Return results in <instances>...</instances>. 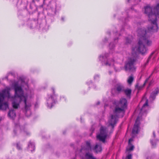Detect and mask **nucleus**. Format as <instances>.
<instances>
[{
	"mask_svg": "<svg viewBox=\"0 0 159 159\" xmlns=\"http://www.w3.org/2000/svg\"><path fill=\"white\" fill-rule=\"evenodd\" d=\"M136 59L134 57L129 58L125 65V70L133 71L135 70V68L134 66Z\"/></svg>",
	"mask_w": 159,
	"mask_h": 159,
	"instance_id": "obj_6",
	"label": "nucleus"
},
{
	"mask_svg": "<svg viewBox=\"0 0 159 159\" xmlns=\"http://www.w3.org/2000/svg\"><path fill=\"white\" fill-rule=\"evenodd\" d=\"M53 93H54V89H53Z\"/></svg>",
	"mask_w": 159,
	"mask_h": 159,
	"instance_id": "obj_32",
	"label": "nucleus"
},
{
	"mask_svg": "<svg viewBox=\"0 0 159 159\" xmlns=\"http://www.w3.org/2000/svg\"><path fill=\"white\" fill-rule=\"evenodd\" d=\"M107 128L103 126H102L100 129V133L97 136V138L100 141L104 142L107 137Z\"/></svg>",
	"mask_w": 159,
	"mask_h": 159,
	"instance_id": "obj_7",
	"label": "nucleus"
},
{
	"mask_svg": "<svg viewBox=\"0 0 159 159\" xmlns=\"http://www.w3.org/2000/svg\"><path fill=\"white\" fill-rule=\"evenodd\" d=\"M140 119V118L139 117H138L135 121V124L132 130V133L134 134H137L138 133L139 121Z\"/></svg>",
	"mask_w": 159,
	"mask_h": 159,
	"instance_id": "obj_9",
	"label": "nucleus"
},
{
	"mask_svg": "<svg viewBox=\"0 0 159 159\" xmlns=\"http://www.w3.org/2000/svg\"><path fill=\"white\" fill-rule=\"evenodd\" d=\"M110 47L111 48V47L112 48H114V45L113 44H112L111 43L109 45Z\"/></svg>",
	"mask_w": 159,
	"mask_h": 159,
	"instance_id": "obj_26",
	"label": "nucleus"
},
{
	"mask_svg": "<svg viewBox=\"0 0 159 159\" xmlns=\"http://www.w3.org/2000/svg\"><path fill=\"white\" fill-rule=\"evenodd\" d=\"M50 101L52 102L53 101V99L52 96H51V98H49V99L48 100V102H47V104H48V106L50 108H51L52 107V103H50Z\"/></svg>",
	"mask_w": 159,
	"mask_h": 159,
	"instance_id": "obj_21",
	"label": "nucleus"
},
{
	"mask_svg": "<svg viewBox=\"0 0 159 159\" xmlns=\"http://www.w3.org/2000/svg\"><path fill=\"white\" fill-rule=\"evenodd\" d=\"M157 94V93H156V94H154V93H152V94H151L150 97H152L153 98H155V96Z\"/></svg>",
	"mask_w": 159,
	"mask_h": 159,
	"instance_id": "obj_23",
	"label": "nucleus"
},
{
	"mask_svg": "<svg viewBox=\"0 0 159 159\" xmlns=\"http://www.w3.org/2000/svg\"><path fill=\"white\" fill-rule=\"evenodd\" d=\"M114 114L112 115L111 118L109 120V125L112 126V128L114 127V125H115L117 121V119L119 114H115L113 112Z\"/></svg>",
	"mask_w": 159,
	"mask_h": 159,
	"instance_id": "obj_8",
	"label": "nucleus"
},
{
	"mask_svg": "<svg viewBox=\"0 0 159 159\" xmlns=\"http://www.w3.org/2000/svg\"><path fill=\"white\" fill-rule=\"evenodd\" d=\"M8 115L9 117L11 118H13L16 116V114L14 110H10Z\"/></svg>",
	"mask_w": 159,
	"mask_h": 159,
	"instance_id": "obj_13",
	"label": "nucleus"
},
{
	"mask_svg": "<svg viewBox=\"0 0 159 159\" xmlns=\"http://www.w3.org/2000/svg\"><path fill=\"white\" fill-rule=\"evenodd\" d=\"M134 80V77L133 75H131L129 77L127 80V82L129 84H131Z\"/></svg>",
	"mask_w": 159,
	"mask_h": 159,
	"instance_id": "obj_20",
	"label": "nucleus"
},
{
	"mask_svg": "<svg viewBox=\"0 0 159 159\" xmlns=\"http://www.w3.org/2000/svg\"><path fill=\"white\" fill-rule=\"evenodd\" d=\"M151 143L152 144V145H154V144H153V143H152V141H151Z\"/></svg>",
	"mask_w": 159,
	"mask_h": 159,
	"instance_id": "obj_30",
	"label": "nucleus"
},
{
	"mask_svg": "<svg viewBox=\"0 0 159 159\" xmlns=\"http://www.w3.org/2000/svg\"><path fill=\"white\" fill-rule=\"evenodd\" d=\"M153 135H154V136H155V134H154V133H153Z\"/></svg>",
	"mask_w": 159,
	"mask_h": 159,
	"instance_id": "obj_33",
	"label": "nucleus"
},
{
	"mask_svg": "<svg viewBox=\"0 0 159 159\" xmlns=\"http://www.w3.org/2000/svg\"><path fill=\"white\" fill-rule=\"evenodd\" d=\"M127 158L128 159H131L132 158V155L131 154L128 155L127 157Z\"/></svg>",
	"mask_w": 159,
	"mask_h": 159,
	"instance_id": "obj_25",
	"label": "nucleus"
},
{
	"mask_svg": "<svg viewBox=\"0 0 159 159\" xmlns=\"http://www.w3.org/2000/svg\"><path fill=\"white\" fill-rule=\"evenodd\" d=\"M137 32L139 37L138 46L132 48L133 52L135 53L139 52L142 54H144L147 51L145 44L150 46L152 42L148 40V36L146 35V31L144 29H139L138 30Z\"/></svg>",
	"mask_w": 159,
	"mask_h": 159,
	"instance_id": "obj_2",
	"label": "nucleus"
},
{
	"mask_svg": "<svg viewBox=\"0 0 159 159\" xmlns=\"http://www.w3.org/2000/svg\"><path fill=\"white\" fill-rule=\"evenodd\" d=\"M5 97L10 98V96L8 89H5L0 93V109L6 110L8 108V104L7 102L4 101Z\"/></svg>",
	"mask_w": 159,
	"mask_h": 159,
	"instance_id": "obj_4",
	"label": "nucleus"
},
{
	"mask_svg": "<svg viewBox=\"0 0 159 159\" xmlns=\"http://www.w3.org/2000/svg\"><path fill=\"white\" fill-rule=\"evenodd\" d=\"M85 158V159H96V158L93 156L92 153L89 152H87L86 153Z\"/></svg>",
	"mask_w": 159,
	"mask_h": 159,
	"instance_id": "obj_12",
	"label": "nucleus"
},
{
	"mask_svg": "<svg viewBox=\"0 0 159 159\" xmlns=\"http://www.w3.org/2000/svg\"><path fill=\"white\" fill-rule=\"evenodd\" d=\"M17 148L19 149H20V147L19 146V145L18 144L17 145Z\"/></svg>",
	"mask_w": 159,
	"mask_h": 159,
	"instance_id": "obj_28",
	"label": "nucleus"
},
{
	"mask_svg": "<svg viewBox=\"0 0 159 159\" xmlns=\"http://www.w3.org/2000/svg\"><path fill=\"white\" fill-rule=\"evenodd\" d=\"M117 91L118 92H123L124 89V87L123 86L120 84H118L116 87Z\"/></svg>",
	"mask_w": 159,
	"mask_h": 159,
	"instance_id": "obj_11",
	"label": "nucleus"
},
{
	"mask_svg": "<svg viewBox=\"0 0 159 159\" xmlns=\"http://www.w3.org/2000/svg\"><path fill=\"white\" fill-rule=\"evenodd\" d=\"M149 79V78H147L145 81V82L144 83L143 85L142 86H139L138 84H137L136 85V88L138 89L139 90L141 89L142 88H143L144 85H145L146 83L148 82V80Z\"/></svg>",
	"mask_w": 159,
	"mask_h": 159,
	"instance_id": "obj_18",
	"label": "nucleus"
},
{
	"mask_svg": "<svg viewBox=\"0 0 159 159\" xmlns=\"http://www.w3.org/2000/svg\"><path fill=\"white\" fill-rule=\"evenodd\" d=\"M14 88L15 96L11 98L13 101L12 103L13 107L15 109H17L19 107L20 102L23 101L26 110L25 115L27 116H29L30 114V111L28 109L31 106V103L30 102L27 100V95L24 93L21 88L17 84H14Z\"/></svg>",
	"mask_w": 159,
	"mask_h": 159,
	"instance_id": "obj_1",
	"label": "nucleus"
},
{
	"mask_svg": "<svg viewBox=\"0 0 159 159\" xmlns=\"http://www.w3.org/2000/svg\"><path fill=\"white\" fill-rule=\"evenodd\" d=\"M153 10L152 8L149 6L145 7V13L147 14L148 18L149 20L151 21L152 26L148 27V30L150 31L154 32L157 31V26L156 24V16L159 15V4L153 8Z\"/></svg>",
	"mask_w": 159,
	"mask_h": 159,
	"instance_id": "obj_3",
	"label": "nucleus"
},
{
	"mask_svg": "<svg viewBox=\"0 0 159 159\" xmlns=\"http://www.w3.org/2000/svg\"><path fill=\"white\" fill-rule=\"evenodd\" d=\"M114 63V61L113 59L111 60H108L107 61L105 64V65L107 66H110L111 65H113Z\"/></svg>",
	"mask_w": 159,
	"mask_h": 159,
	"instance_id": "obj_16",
	"label": "nucleus"
},
{
	"mask_svg": "<svg viewBox=\"0 0 159 159\" xmlns=\"http://www.w3.org/2000/svg\"><path fill=\"white\" fill-rule=\"evenodd\" d=\"M127 106V101L125 98L121 99L116 107L114 110L115 114H119L120 113H124V109Z\"/></svg>",
	"mask_w": 159,
	"mask_h": 159,
	"instance_id": "obj_5",
	"label": "nucleus"
},
{
	"mask_svg": "<svg viewBox=\"0 0 159 159\" xmlns=\"http://www.w3.org/2000/svg\"><path fill=\"white\" fill-rule=\"evenodd\" d=\"M131 146L129 148H127L126 150L127 151H132L133 150L134 148V146L132 145L131 144L130 145Z\"/></svg>",
	"mask_w": 159,
	"mask_h": 159,
	"instance_id": "obj_22",
	"label": "nucleus"
},
{
	"mask_svg": "<svg viewBox=\"0 0 159 159\" xmlns=\"http://www.w3.org/2000/svg\"><path fill=\"white\" fill-rule=\"evenodd\" d=\"M94 150L96 152H100L102 151V147L101 145H96L94 148Z\"/></svg>",
	"mask_w": 159,
	"mask_h": 159,
	"instance_id": "obj_15",
	"label": "nucleus"
},
{
	"mask_svg": "<svg viewBox=\"0 0 159 159\" xmlns=\"http://www.w3.org/2000/svg\"><path fill=\"white\" fill-rule=\"evenodd\" d=\"M14 133H15V134H16V130H14Z\"/></svg>",
	"mask_w": 159,
	"mask_h": 159,
	"instance_id": "obj_31",
	"label": "nucleus"
},
{
	"mask_svg": "<svg viewBox=\"0 0 159 159\" xmlns=\"http://www.w3.org/2000/svg\"><path fill=\"white\" fill-rule=\"evenodd\" d=\"M148 106V100H147L145 103L143 105L142 108L141 110V112H145V107H147Z\"/></svg>",
	"mask_w": 159,
	"mask_h": 159,
	"instance_id": "obj_17",
	"label": "nucleus"
},
{
	"mask_svg": "<svg viewBox=\"0 0 159 159\" xmlns=\"http://www.w3.org/2000/svg\"><path fill=\"white\" fill-rule=\"evenodd\" d=\"M91 150V147L90 143L89 142H87L84 147L82 148L81 151L82 152L83 151H84V152H86L90 151Z\"/></svg>",
	"mask_w": 159,
	"mask_h": 159,
	"instance_id": "obj_10",
	"label": "nucleus"
},
{
	"mask_svg": "<svg viewBox=\"0 0 159 159\" xmlns=\"http://www.w3.org/2000/svg\"><path fill=\"white\" fill-rule=\"evenodd\" d=\"M123 92L127 97H130L131 93V90L129 89H124Z\"/></svg>",
	"mask_w": 159,
	"mask_h": 159,
	"instance_id": "obj_14",
	"label": "nucleus"
},
{
	"mask_svg": "<svg viewBox=\"0 0 159 159\" xmlns=\"http://www.w3.org/2000/svg\"><path fill=\"white\" fill-rule=\"evenodd\" d=\"M153 54V53H152L151 55L149 57L148 59V62L149 61V60L150 59L151 57L152 56V55Z\"/></svg>",
	"mask_w": 159,
	"mask_h": 159,
	"instance_id": "obj_27",
	"label": "nucleus"
},
{
	"mask_svg": "<svg viewBox=\"0 0 159 159\" xmlns=\"http://www.w3.org/2000/svg\"><path fill=\"white\" fill-rule=\"evenodd\" d=\"M126 42H127L128 43H129L130 42V41L129 40H128L127 39H126Z\"/></svg>",
	"mask_w": 159,
	"mask_h": 159,
	"instance_id": "obj_29",
	"label": "nucleus"
},
{
	"mask_svg": "<svg viewBox=\"0 0 159 159\" xmlns=\"http://www.w3.org/2000/svg\"><path fill=\"white\" fill-rule=\"evenodd\" d=\"M133 138H131L129 139V145H131V142L133 141Z\"/></svg>",
	"mask_w": 159,
	"mask_h": 159,
	"instance_id": "obj_24",
	"label": "nucleus"
},
{
	"mask_svg": "<svg viewBox=\"0 0 159 159\" xmlns=\"http://www.w3.org/2000/svg\"><path fill=\"white\" fill-rule=\"evenodd\" d=\"M28 147L30 150L32 151L34 150L35 149V146L34 144L30 143L28 145Z\"/></svg>",
	"mask_w": 159,
	"mask_h": 159,
	"instance_id": "obj_19",
	"label": "nucleus"
}]
</instances>
